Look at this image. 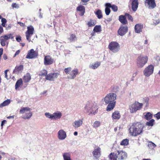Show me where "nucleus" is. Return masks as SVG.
Returning a JSON list of instances; mask_svg holds the SVG:
<instances>
[{
	"label": "nucleus",
	"instance_id": "41",
	"mask_svg": "<svg viewBox=\"0 0 160 160\" xmlns=\"http://www.w3.org/2000/svg\"><path fill=\"white\" fill-rule=\"evenodd\" d=\"M26 113L25 115L23 118L25 119H28L30 118L32 115V113L30 112V111Z\"/></svg>",
	"mask_w": 160,
	"mask_h": 160
},
{
	"label": "nucleus",
	"instance_id": "8",
	"mask_svg": "<svg viewBox=\"0 0 160 160\" xmlns=\"http://www.w3.org/2000/svg\"><path fill=\"white\" fill-rule=\"evenodd\" d=\"M145 5L150 9H153L156 7L155 0H145Z\"/></svg>",
	"mask_w": 160,
	"mask_h": 160
},
{
	"label": "nucleus",
	"instance_id": "15",
	"mask_svg": "<svg viewBox=\"0 0 160 160\" xmlns=\"http://www.w3.org/2000/svg\"><path fill=\"white\" fill-rule=\"evenodd\" d=\"M66 132L62 129L60 130L58 132V137L60 140H63L66 138Z\"/></svg>",
	"mask_w": 160,
	"mask_h": 160
},
{
	"label": "nucleus",
	"instance_id": "60",
	"mask_svg": "<svg viewBox=\"0 0 160 160\" xmlns=\"http://www.w3.org/2000/svg\"><path fill=\"white\" fill-rule=\"evenodd\" d=\"M89 0H81V1L82 2L84 3V4H83L84 5H86V3L87 2H88Z\"/></svg>",
	"mask_w": 160,
	"mask_h": 160
},
{
	"label": "nucleus",
	"instance_id": "43",
	"mask_svg": "<svg viewBox=\"0 0 160 160\" xmlns=\"http://www.w3.org/2000/svg\"><path fill=\"white\" fill-rule=\"evenodd\" d=\"M153 71H144V75L147 77H148L153 73Z\"/></svg>",
	"mask_w": 160,
	"mask_h": 160
},
{
	"label": "nucleus",
	"instance_id": "18",
	"mask_svg": "<svg viewBox=\"0 0 160 160\" xmlns=\"http://www.w3.org/2000/svg\"><path fill=\"white\" fill-rule=\"evenodd\" d=\"M119 20L123 25H125L128 23V21L125 15L120 16L119 17Z\"/></svg>",
	"mask_w": 160,
	"mask_h": 160
},
{
	"label": "nucleus",
	"instance_id": "44",
	"mask_svg": "<svg viewBox=\"0 0 160 160\" xmlns=\"http://www.w3.org/2000/svg\"><path fill=\"white\" fill-rule=\"evenodd\" d=\"M149 98H148L146 97L143 98L142 99L143 102L144 104H146V106L148 105V101Z\"/></svg>",
	"mask_w": 160,
	"mask_h": 160
},
{
	"label": "nucleus",
	"instance_id": "27",
	"mask_svg": "<svg viewBox=\"0 0 160 160\" xmlns=\"http://www.w3.org/2000/svg\"><path fill=\"white\" fill-rule=\"evenodd\" d=\"M64 160H72L71 158V153L70 152H65L63 154Z\"/></svg>",
	"mask_w": 160,
	"mask_h": 160
},
{
	"label": "nucleus",
	"instance_id": "56",
	"mask_svg": "<svg viewBox=\"0 0 160 160\" xmlns=\"http://www.w3.org/2000/svg\"><path fill=\"white\" fill-rule=\"evenodd\" d=\"M112 6V5H111V4L110 3H107L105 4V6L106 7H108L109 8H111Z\"/></svg>",
	"mask_w": 160,
	"mask_h": 160
},
{
	"label": "nucleus",
	"instance_id": "51",
	"mask_svg": "<svg viewBox=\"0 0 160 160\" xmlns=\"http://www.w3.org/2000/svg\"><path fill=\"white\" fill-rule=\"evenodd\" d=\"M45 115L47 117L52 119V114H51L49 112H47L45 113Z\"/></svg>",
	"mask_w": 160,
	"mask_h": 160
},
{
	"label": "nucleus",
	"instance_id": "45",
	"mask_svg": "<svg viewBox=\"0 0 160 160\" xmlns=\"http://www.w3.org/2000/svg\"><path fill=\"white\" fill-rule=\"evenodd\" d=\"M125 15L126 16V18H127L128 20H130L132 22L133 21V19L132 16L127 13H126Z\"/></svg>",
	"mask_w": 160,
	"mask_h": 160
},
{
	"label": "nucleus",
	"instance_id": "59",
	"mask_svg": "<svg viewBox=\"0 0 160 160\" xmlns=\"http://www.w3.org/2000/svg\"><path fill=\"white\" fill-rule=\"evenodd\" d=\"M18 23L21 26L24 27L25 26V24L23 23L20 22H18Z\"/></svg>",
	"mask_w": 160,
	"mask_h": 160
},
{
	"label": "nucleus",
	"instance_id": "35",
	"mask_svg": "<svg viewBox=\"0 0 160 160\" xmlns=\"http://www.w3.org/2000/svg\"><path fill=\"white\" fill-rule=\"evenodd\" d=\"M101 31V27L100 25H96L94 27L93 29V31L94 32H98Z\"/></svg>",
	"mask_w": 160,
	"mask_h": 160
},
{
	"label": "nucleus",
	"instance_id": "37",
	"mask_svg": "<svg viewBox=\"0 0 160 160\" xmlns=\"http://www.w3.org/2000/svg\"><path fill=\"white\" fill-rule=\"evenodd\" d=\"M96 24L95 21L92 19H90L88 22L87 25L88 27H92L94 26Z\"/></svg>",
	"mask_w": 160,
	"mask_h": 160
},
{
	"label": "nucleus",
	"instance_id": "61",
	"mask_svg": "<svg viewBox=\"0 0 160 160\" xmlns=\"http://www.w3.org/2000/svg\"><path fill=\"white\" fill-rule=\"evenodd\" d=\"M3 52V49L2 48H0V58H1V56Z\"/></svg>",
	"mask_w": 160,
	"mask_h": 160
},
{
	"label": "nucleus",
	"instance_id": "58",
	"mask_svg": "<svg viewBox=\"0 0 160 160\" xmlns=\"http://www.w3.org/2000/svg\"><path fill=\"white\" fill-rule=\"evenodd\" d=\"M9 71H5V77L7 79H9V78H8V75H7V72Z\"/></svg>",
	"mask_w": 160,
	"mask_h": 160
},
{
	"label": "nucleus",
	"instance_id": "7",
	"mask_svg": "<svg viewBox=\"0 0 160 160\" xmlns=\"http://www.w3.org/2000/svg\"><path fill=\"white\" fill-rule=\"evenodd\" d=\"M128 28L126 25H122L119 28L118 31V34L120 36L124 35L128 32Z\"/></svg>",
	"mask_w": 160,
	"mask_h": 160
},
{
	"label": "nucleus",
	"instance_id": "17",
	"mask_svg": "<svg viewBox=\"0 0 160 160\" xmlns=\"http://www.w3.org/2000/svg\"><path fill=\"white\" fill-rule=\"evenodd\" d=\"M53 60L49 56H47L44 58V63L45 65L51 64L53 62Z\"/></svg>",
	"mask_w": 160,
	"mask_h": 160
},
{
	"label": "nucleus",
	"instance_id": "32",
	"mask_svg": "<svg viewBox=\"0 0 160 160\" xmlns=\"http://www.w3.org/2000/svg\"><path fill=\"white\" fill-rule=\"evenodd\" d=\"M100 65V63L99 62H96L94 63L90 64L89 65V67L91 69H96Z\"/></svg>",
	"mask_w": 160,
	"mask_h": 160
},
{
	"label": "nucleus",
	"instance_id": "53",
	"mask_svg": "<svg viewBox=\"0 0 160 160\" xmlns=\"http://www.w3.org/2000/svg\"><path fill=\"white\" fill-rule=\"evenodd\" d=\"M12 6L16 8H18L19 7V5L15 3H13L12 4Z\"/></svg>",
	"mask_w": 160,
	"mask_h": 160
},
{
	"label": "nucleus",
	"instance_id": "40",
	"mask_svg": "<svg viewBox=\"0 0 160 160\" xmlns=\"http://www.w3.org/2000/svg\"><path fill=\"white\" fill-rule=\"evenodd\" d=\"M155 122V120L153 119H152L150 121L147 122L146 123V125L147 126H152Z\"/></svg>",
	"mask_w": 160,
	"mask_h": 160
},
{
	"label": "nucleus",
	"instance_id": "9",
	"mask_svg": "<svg viewBox=\"0 0 160 160\" xmlns=\"http://www.w3.org/2000/svg\"><path fill=\"white\" fill-rule=\"evenodd\" d=\"M117 154L118 160H125L127 157V153L122 150H118Z\"/></svg>",
	"mask_w": 160,
	"mask_h": 160
},
{
	"label": "nucleus",
	"instance_id": "30",
	"mask_svg": "<svg viewBox=\"0 0 160 160\" xmlns=\"http://www.w3.org/2000/svg\"><path fill=\"white\" fill-rule=\"evenodd\" d=\"M31 79V77L30 74L27 73L26 75L23 78V81L25 83L28 82L30 81Z\"/></svg>",
	"mask_w": 160,
	"mask_h": 160
},
{
	"label": "nucleus",
	"instance_id": "2",
	"mask_svg": "<svg viewBox=\"0 0 160 160\" xmlns=\"http://www.w3.org/2000/svg\"><path fill=\"white\" fill-rule=\"evenodd\" d=\"M116 94L111 93L107 94L104 98L106 104H108L106 108L107 111H111L114 108L116 104V102L115 101L116 99Z\"/></svg>",
	"mask_w": 160,
	"mask_h": 160
},
{
	"label": "nucleus",
	"instance_id": "63",
	"mask_svg": "<svg viewBox=\"0 0 160 160\" xmlns=\"http://www.w3.org/2000/svg\"><path fill=\"white\" fill-rule=\"evenodd\" d=\"M3 31V28L2 26L0 25V33H2Z\"/></svg>",
	"mask_w": 160,
	"mask_h": 160
},
{
	"label": "nucleus",
	"instance_id": "34",
	"mask_svg": "<svg viewBox=\"0 0 160 160\" xmlns=\"http://www.w3.org/2000/svg\"><path fill=\"white\" fill-rule=\"evenodd\" d=\"M10 102V100L9 99H7L4 101L2 103L0 104V108H2L8 105Z\"/></svg>",
	"mask_w": 160,
	"mask_h": 160
},
{
	"label": "nucleus",
	"instance_id": "31",
	"mask_svg": "<svg viewBox=\"0 0 160 160\" xmlns=\"http://www.w3.org/2000/svg\"><path fill=\"white\" fill-rule=\"evenodd\" d=\"M92 105V102L91 101H88L85 106V108L90 112V111L91 110Z\"/></svg>",
	"mask_w": 160,
	"mask_h": 160
},
{
	"label": "nucleus",
	"instance_id": "12",
	"mask_svg": "<svg viewBox=\"0 0 160 160\" xmlns=\"http://www.w3.org/2000/svg\"><path fill=\"white\" fill-rule=\"evenodd\" d=\"M130 2H131L132 10L133 12H135L137 11L138 7V0H130Z\"/></svg>",
	"mask_w": 160,
	"mask_h": 160
},
{
	"label": "nucleus",
	"instance_id": "22",
	"mask_svg": "<svg viewBox=\"0 0 160 160\" xmlns=\"http://www.w3.org/2000/svg\"><path fill=\"white\" fill-rule=\"evenodd\" d=\"M77 10L79 11L80 12V15L82 16L85 13V8L83 6L80 5L77 7Z\"/></svg>",
	"mask_w": 160,
	"mask_h": 160
},
{
	"label": "nucleus",
	"instance_id": "62",
	"mask_svg": "<svg viewBox=\"0 0 160 160\" xmlns=\"http://www.w3.org/2000/svg\"><path fill=\"white\" fill-rule=\"evenodd\" d=\"M20 52V50H18L16 52H15V55H14V57H15L16 55H18L19 53Z\"/></svg>",
	"mask_w": 160,
	"mask_h": 160
},
{
	"label": "nucleus",
	"instance_id": "57",
	"mask_svg": "<svg viewBox=\"0 0 160 160\" xmlns=\"http://www.w3.org/2000/svg\"><path fill=\"white\" fill-rule=\"evenodd\" d=\"M6 122V121L5 120H3L2 122L1 126L2 127V128L3 125H4V124Z\"/></svg>",
	"mask_w": 160,
	"mask_h": 160
},
{
	"label": "nucleus",
	"instance_id": "55",
	"mask_svg": "<svg viewBox=\"0 0 160 160\" xmlns=\"http://www.w3.org/2000/svg\"><path fill=\"white\" fill-rule=\"evenodd\" d=\"M16 40L18 42H20L21 41V37L20 36H18L16 37Z\"/></svg>",
	"mask_w": 160,
	"mask_h": 160
},
{
	"label": "nucleus",
	"instance_id": "16",
	"mask_svg": "<svg viewBox=\"0 0 160 160\" xmlns=\"http://www.w3.org/2000/svg\"><path fill=\"white\" fill-rule=\"evenodd\" d=\"M66 74H70V76L68 78L73 79L78 73V71H65Z\"/></svg>",
	"mask_w": 160,
	"mask_h": 160
},
{
	"label": "nucleus",
	"instance_id": "6",
	"mask_svg": "<svg viewBox=\"0 0 160 160\" xmlns=\"http://www.w3.org/2000/svg\"><path fill=\"white\" fill-rule=\"evenodd\" d=\"M34 28L32 26L27 27V30L25 32L27 40L29 42L31 41L30 38L33 34Z\"/></svg>",
	"mask_w": 160,
	"mask_h": 160
},
{
	"label": "nucleus",
	"instance_id": "47",
	"mask_svg": "<svg viewBox=\"0 0 160 160\" xmlns=\"http://www.w3.org/2000/svg\"><path fill=\"white\" fill-rule=\"evenodd\" d=\"M2 22V26L4 27H5V24L7 22V20L5 18H2L1 20Z\"/></svg>",
	"mask_w": 160,
	"mask_h": 160
},
{
	"label": "nucleus",
	"instance_id": "33",
	"mask_svg": "<svg viewBox=\"0 0 160 160\" xmlns=\"http://www.w3.org/2000/svg\"><path fill=\"white\" fill-rule=\"evenodd\" d=\"M95 14L97 16L99 19L102 18V15L101 11L98 9L96 12H95Z\"/></svg>",
	"mask_w": 160,
	"mask_h": 160
},
{
	"label": "nucleus",
	"instance_id": "10",
	"mask_svg": "<svg viewBox=\"0 0 160 160\" xmlns=\"http://www.w3.org/2000/svg\"><path fill=\"white\" fill-rule=\"evenodd\" d=\"M12 35V34L10 33L6 35L1 36L0 37V43L2 46H4L5 45L6 42L7 40L10 38L11 36Z\"/></svg>",
	"mask_w": 160,
	"mask_h": 160
},
{
	"label": "nucleus",
	"instance_id": "38",
	"mask_svg": "<svg viewBox=\"0 0 160 160\" xmlns=\"http://www.w3.org/2000/svg\"><path fill=\"white\" fill-rule=\"evenodd\" d=\"M152 114L150 112H148L145 116V118L146 120H149L152 118Z\"/></svg>",
	"mask_w": 160,
	"mask_h": 160
},
{
	"label": "nucleus",
	"instance_id": "54",
	"mask_svg": "<svg viewBox=\"0 0 160 160\" xmlns=\"http://www.w3.org/2000/svg\"><path fill=\"white\" fill-rule=\"evenodd\" d=\"M154 117L156 118L157 119H160V112H159L156 114H154Z\"/></svg>",
	"mask_w": 160,
	"mask_h": 160
},
{
	"label": "nucleus",
	"instance_id": "3",
	"mask_svg": "<svg viewBox=\"0 0 160 160\" xmlns=\"http://www.w3.org/2000/svg\"><path fill=\"white\" fill-rule=\"evenodd\" d=\"M148 57L142 55L139 56L137 59V65L138 67L142 68L147 62Z\"/></svg>",
	"mask_w": 160,
	"mask_h": 160
},
{
	"label": "nucleus",
	"instance_id": "24",
	"mask_svg": "<svg viewBox=\"0 0 160 160\" xmlns=\"http://www.w3.org/2000/svg\"><path fill=\"white\" fill-rule=\"evenodd\" d=\"M98 105L95 102H92V105L91 110L90 112L91 113H94V111H96L98 110Z\"/></svg>",
	"mask_w": 160,
	"mask_h": 160
},
{
	"label": "nucleus",
	"instance_id": "4",
	"mask_svg": "<svg viewBox=\"0 0 160 160\" xmlns=\"http://www.w3.org/2000/svg\"><path fill=\"white\" fill-rule=\"evenodd\" d=\"M142 106V103L135 101L134 103L129 106L130 111L131 113L135 112L141 109Z\"/></svg>",
	"mask_w": 160,
	"mask_h": 160
},
{
	"label": "nucleus",
	"instance_id": "50",
	"mask_svg": "<svg viewBox=\"0 0 160 160\" xmlns=\"http://www.w3.org/2000/svg\"><path fill=\"white\" fill-rule=\"evenodd\" d=\"M52 76L53 80L57 78L59 74L58 73H52Z\"/></svg>",
	"mask_w": 160,
	"mask_h": 160
},
{
	"label": "nucleus",
	"instance_id": "64",
	"mask_svg": "<svg viewBox=\"0 0 160 160\" xmlns=\"http://www.w3.org/2000/svg\"><path fill=\"white\" fill-rule=\"evenodd\" d=\"M3 58L5 59V60H6V59L7 58V56L6 55H4L3 56Z\"/></svg>",
	"mask_w": 160,
	"mask_h": 160
},
{
	"label": "nucleus",
	"instance_id": "11",
	"mask_svg": "<svg viewBox=\"0 0 160 160\" xmlns=\"http://www.w3.org/2000/svg\"><path fill=\"white\" fill-rule=\"evenodd\" d=\"M101 148L98 146H96L94 150L92 152L93 156L98 159L100 157L101 155Z\"/></svg>",
	"mask_w": 160,
	"mask_h": 160
},
{
	"label": "nucleus",
	"instance_id": "13",
	"mask_svg": "<svg viewBox=\"0 0 160 160\" xmlns=\"http://www.w3.org/2000/svg\"><path fill=\"white\" fill-rule=\"evenodd\" d=\"M38 55V53L32 49L28 52L26 56V58H33L37 57Z\"/></svg>",
	"mask_w": 160,
	"mask_h": 160
},
{
	"label": "nucleus",
	"instance_id": "28",
	"mask_svg": "<svg viewBox=\"0 0 160 160\" xmlns=\"http://www.w3.org/2000/svg\"><path fill=\"white\" fill-rule=\"evenodd\" d=\"M23 84V82L22 79H20L18 80L16 82L15 85V89H17L21 86H22Z\"/></svg>",
	"mask_w": 160,
	"mask_h": 160
},
{
	"label": "nucleus",
	"instance_id": "14",
	"mask_svg": "<svg viewBox=\"0 0 160 160\" xmlns=\"http://www.w3.org/2000/svg\"><path fill=\"white\" fill-rule=\"evenodd\" d=\"M39 75L42 76H46V79L50 81H53L52 73L47 74V71H45L44 72H41L39 74Z\"/></svg>",
	"mask_w": 160,
	"mask_h": 160
},
{
	"label": "nucleus",
	"instance_id": "23",
	"mask_svg": "<svg viewBox=\"0 0 160 160\" xmlns=\"http://www.w3.org/2000/svg\"><path fill=\"white\" fill-rule=\"evenodd\" d=\"M62 116V113L59 112H54L52 114V119L56 120L59 119Z\"/></svg>",
	"mask_w": 160,
	"mask_h": 160
},
{
	"label": "nucleus",
	"instance_id": "25",
	"mask_svg": "<svg viewBox=\"0 0 160 160\" xmlns=\"http://www.w3.org/2000/svg\"><path fill=\"white\" fill-rule=\"evenodd\" d=\"M70 42H74L77 40V38L76 36L73 34H70L69 37L68 38Z\"/></svg>",
	"mask_w": 160,
	"mask_h": 160
},
{
	"label": "nucleus",
	"instance_id": "36",
	"mask_svg": "<svg viewBox=\"0 0 160 160\" xmlns=\"http://www.w3.org/2000/svg\"><path fill=\"white\" fill-rule=\"evenodd\" d=\"M128 142L129 140L128 139H124L121 142L120 144L122 146H127L128 145Z\"/></svg>",
	"mask_w": 160,
	"mask_h": 160
},
{
	"label": "nucleus",
	"instance_id": "5",
	"mask_svg": "<svg viewBox=\"0 0 160 160\" xmlns=\"http://www.w3.org/2000/svg\"><path fill=\"white\" fill-rule=\"evenodd\" d=\"M108 48L112 52L116 53L120 50V46L119 43L116 42H111L108 45Z\"/></svg>",
	"mask_w": 160,
	"mask_h": 160
},
{
	"label": "nucleus",
	"instance_id": "39",
	"mask_svg": "<svg viewBox=\"0 0 160 160\" xmlns=\"http://www.w3.org/2000/svg\"><path fill=\"white\" fill-rule=\"evenodd\" d=\"M148 148L151 149H153L156 147V145L151 141L148 142Z\"/></svg>",
	"mask_w": 160,
	"mask_h": 160
},
{
	"label": "nucleus",
	"instance_id": "52",
	"mask_svg": "<svg viewBox=\"0 0 160 160\" xmlns=\"http://www.w3.org/2000/svg\"><path fill=\"white\" fill-rule=\"evenodd\" d=\"M111 8L114 12H117L118 9L117 6L115 5H112Z\"/></svg>",
	"mask_w": 160,
	"mask_h": 160
},
{
	"label": "nucleus",
	"instance_id": "49",
	"mask_svg": "<svg viewBox=\"0 0 160 160\" xmlns=\"http://www.w3.org/2000/svg\"><path fill=\"white\" fill-rule=\"evenodd\" d=\"M111 12L110 9L108 7H106L105 8V13L107 15H108Z\"/></svg>",
	"mask_w": 160,
	"mask_h": 160
},
{
	"label": "nucleus",
	"instance_id": "29",
	"mask_svg": "<svg viewBox=\"0 0 160 160\" xmlns=\"http://www.w3.org/2000/svg\"><path fill=\"white\" fill-rule=\"evenodd\" d=\"M31 108L28 107H23L19 111V113L23 114L30 111Z\"/></svg>",
	"mask_w": 160,
	"mask_h": 160
},
{
	"label": "nucleus",
	"instance_id": "46",
	"mask_svg": "<svg viewBox=\"0 0 160 160\" xmlns=\"http://www.w3.org/2000/svg\"><path fill=\"white\" fill-rule=\"evenodd\" d=\"M23 69V65H21L19 66H16L14 70H22Z\"/></svg>",
	"mask_w": 160,
	"mask_h": 160
},
{
	"label": "nucleus",
	"instance_id": "20",
	"mask_svg": "<svg viewBox=\"0 0 160 160\" xmlns=\"http://www.w3.org/2000/svg\"><path fill=\"white\" fill-rule=\"evenodd\" d=\"M143 28V25L141 24H137L135 26V32L139 33L142 31Z\"/></svg>",
	"mask_w": 160,
	"mask_h": 160
},
{
	"label": "nucleus",
	"instance_id": "48",
	"mask_svg": "<svg viewBox=\"0 0 160 160\" xmlns=\"http://www.w3.org/2000/svg\"><path fill=\"white\" fill-rule=\"evenodd\" d=\"M154 66L152 65H150L147 67L145 70H153Z\"/></svg>",
	"mask_w": 160,
	"mask_h": 160
},
{
	"label": "nucleus",
	"instance_id": "42",
	"mask_svg": "<svg viewBox=\"0 0 160 160\" xmlns=\"http://www.w3.org/2000/svg\"><path fill=\"white\" fill-rule=\"evenodd\" d=\"M101 125L100 122L96 121H95L93 123L92 126L94 128H96L99 127Z\"/></svg>",
	"mask_w": 160,
	"mask_h": 160
},
{
	"label": "nucleus",
	"instance_id": "1",
	"mask_svg": "<svg viewBox=\"0 0 160 160\" xmlns=\"http://www.w3.org/2000/svg\"><path fill=\"white\" fill-rule=\"evenodd\" d=\"M144 125L140 122H135L131 124L128 129L129 133L132 136L136 137L142 133Z\"/></svg>",
	"mask_w": 160,
	"mask_h": 160
},
{
	"label": "nucleus",
	"instance_id": "19",
	"mask_svg": "<svg viewBox=\"0 0 160 160\" xmlns=\"http://www.w3.org/2000/svg\"><path fill=\"white\" fill-rule=\"evenodd\" d=\"M112 117L113 119L118 120L121 117V115L118 111H115L112 114Z\"/></svg>",
	"mask_w": 160,
	"mask_h": 160
},
{
	"label": "nucleus",
	"instance_id": "26",
	"mask_svg": "<svg viewBox=\"0 0 160 160\" xmlns=\"http://www.w3.org/2000/svg\"><path fill=\"white\" fill-rule=\"evenodd\" d=\"M109 157L110 160H117L118 157L117 153L114 152H111L109 155Z\"/></svg>",
	"mask_w": 160,
	"mask_h": 160
},
{
	"label": "nucleus",
	"instance_id": "21",
	"mask_svg": "<svg viewBox=\"0 0 160 160\" xmlns=\"http://www.w3.org/2000/svg\"><path fill=\"white\" fill-rule=\"evenodd\" d=\"M82 120L81 119H79L74 121L73 124V126L75 128H77L80 127L82 124Z\"/></svg>",
	"mask_w": 160,
	"mask_h": 160
}]
</instances>
